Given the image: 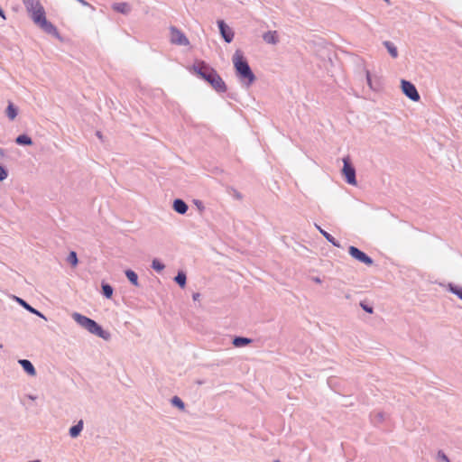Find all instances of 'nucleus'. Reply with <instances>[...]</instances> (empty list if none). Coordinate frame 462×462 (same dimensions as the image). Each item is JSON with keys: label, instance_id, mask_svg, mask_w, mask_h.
I'll use <instances>...</instances> for the list:
<instances>
[{"label": "nucleus", "instance_id": "nucleus-1", "mask_svg": "<svg viewBox=\"0 0 462 462\" xmlns=\"http://www.w3.org/2000/svg\"><path fill=\"white\" fill-rule=\"evenodd\" d=\"M192 69L201 79L208 81L217 92H226V87L221 77L204 61H196L193 64Z\"/></svg>", "mask_w": 462, "mask_h": 462}, {"label": "nucleus", "instance_id": "nucleus-2", "mask_svg": "<svg viewBox=\"0 0 462 462\" xmlns=\"http://www.w3.org/2000/svg\"><path fill=\"white\" fill-rule=\"evenodd\" d=\"M232 60L238 77L242 80H246V85L250 86L255 80V77L251 70L248 62L245 59L242 51H236Z\"/></svg>", "mask_w": 462, "mask_h": 462}, {"label": "nucleus", "instance_id": "nucleus-3", "mask_svg": "<svg viewBox=\"0 0 462 462\" xmlns=\"http://www.w3.org/2000/svg\"><path fill=\"white\" fill-rule=\"evenodd\" d=\"M32 21L47 32H53L56 31L55 26L47 21L45 12L40 3H35L31 8Z\"/></svg>", "mask_w": 462, "mask_h": 462}, {"label": "nucleus", "instance_id": "nucleus-4", "mask_svg": "<svg viewBox=\"0 0 462 462\" xmlns=\"http://www.w3.org/2000/svg\"><path fill=\"white\" fill-rule=\"evenodd\" d=\"M72 318L79 325L86 328L88 332L106 338L104 330L95 320L77 312L72 314Z\"/></svg>", "mask_w": 462, "mask_h": 462}, {"label": "nucleus", "instance_id": "nucleus-5", "mask_svg": "<svg viewBox=\"0 0 462 462\" xmlns=\"http://www.w3.org/2000/svg\"><path fill=\"white\" fill-rule=\"evenodd\" d=\"M72 318L79 325L86 328L88 332L106 338L104 330L95 320L77 312L72 314Z\"/></svg>", "mask_w": 462, "mask_h": 462}, {"label": "nucleus", "instance_id": "nucleus-6", "mask_svg": "<svg viewBox=\"0 0 462 462\" xmlns=\"http://www.w3.org/2000/svg\"><path fill=\"white\" fill-rule=\"evenodd\" d=\"M72 318L79 325L86 328L88 332L106 338L104 330L95 320L77 312L72 314Z\"/></svg>", "mask_w": 462, "mask_h": 462}, {"label": "nucleus", "instance_id": "nucleus-7", "mask_svg": "<svg viewBox=\"0 0 462 462\" xmlns=\"http://www.w3.org/2000/svg\"><path fill=\"white\" fill-rule=\"evenodd\" d=\"M344 167H343V174L346 177V181L349 184L356 185V171L354 167L350 163L349 157H345L343 159Z\"/></svg>", "mask_w": 462, "mask_h": 462}, {"label": "nucleus", "instance_id": "nucleus-8", "mask_svg": "<svg viewBox=\"0 0 462 462\" xmlns=\"http://www.w3.org/2000/svg\"><path fill=\"white\" fill-rule=\"evenodd\" d=\"M402 89L403 93L412 101H419L420 100V95L413 84L411 82L402 79Z\"/></svg>", "mask_w": 462, "mask_h": 462}, {"label": "nucleus", "instance_id": "nucleus-9", "mask_svg": "<svg viewBox=\"0 0 462 462\" xmlns=\"http://www.w3.org/2000/svg\"><path fill=\"white\" fill-rule=\"evenodd\" d=\"M349 254L356 259L357 261L365 263L366 265H372L373 260L368 255H366L364 252L359 250L355 246H350L348 249Z\"/></svg>", "mask_w": 462, "mask_h": 462}, {"label": "nucleus", "instance_id": "nucleus-10", "mask_svg": "<svg viewBox=\"0 0 462 462\" xmlns=\"http://www.w3.org/2000/svg\"><path fill=\"white\" fill-rule=\"evenodd\" d=\"M171 42L179 45H188L189 40L187 37L178 29L171 28Z\"/></svg>", "mask_w": 462, "mask_h": 462}, {"label": "nucleus", "instance_id": "nucleus-11", "mask_svg": "<svg viewBox=\"0 0 462 462\" xmlns=\"http://www.w3.org/2000/svg\"><path fill=\"white\" fill-rule=\"evenodd\" d=\"M220 33L226 42H231L234 38L233 31L224 23V21L217 22Z\"/></svg>", "mask_w": 462, "mask_h": 462}, {"label": "nucleus", "instance_id": "nucleus-12", "mask_svg": "<svg viewBox=\"0 0 462 462\" xmlns=\"http://www.w3.org/2000/svg\"><path fill=\"white\" fill-rule=\"evenodd\" d=\"M263 41L269 44H276L278 42V33L276 31H269L263 35Z\"/></svg>", "mask_w": 462, "mask_h": 462}, {"label": "nucleus", "instance_id": "nucleus-13", "mask_svg": "<svg viewBox=\"0 0 462 462\" xmlns=\"http://www.w3.org/2000/svg\"><path fill=\"white\" fill-rule=\"evenodd\" d=\"M19 364L23 366V368L28 374H30V375L36 374V371H35L32 364L29 360L21 359V360H19Z\"/></svg>", "mask_w": 462, "mask_h": 462}, {"label": "nucleus", "instance_id": "nucleus-14", "mask_svg": "<svg viewBox=\"0 0 462 462\" xmlns=\"http://www.w3.org/2000/svg\"><path fill=\"white\" fill-rule=\"evenodd\" d=\"M173 209L180 214H185L188 210V206L183 200L175 199L173 202Z\"/></svg>", "mask_w": 462, "mask_h": 462}, {"label": "nucleus", "instance_id": "nucleus-15", "mask_svg": "<svg viewBox=\"0 0 462 462\" xmlns=\"http://www.w3.org/2000/svg\"><path fill=\"white\" fill-rule=\"evenodd\" d=\"M6 115L10 120H14L17 116V109L12 102H9L8 104Z\"/></svg>", "mask_w": 462, "mask_h": 462}, {"label": "nucleus", "instance_id": "nucleus-16", "mask_svg": "<svg viewBox=\"0 0 462 462\" xmlns=\"http://www.w3.org/2000/svg\"><path fill=\"white\" fill-rule=\"evenodd\" d=\"M15 142H16V143H18L20 145H31L32 143L31 137H29L26 134L19 135L16 138Z\"/></svg>", "mask_w": 462, "mask_h": 462}, {"label": "nucleus", "instance_id": "nucleus-17", "mask_svg": "<svg viewBox=\"0 0 462 462\" xmlns=\"http://www.w3.org/2000/svg\"><path fill=\"white\" fill-rule=\"evenodd\" d=\"M83 429V422L79 421L77 425L73 426L69 430V434L72 438H76L79 435Z\"/></svg>", "mask_w": 462, "mask_h": 462}, {"label": "nucleus", "instance_id": "nucleus-18", "mask_svg": "<svg viewBox=\"0 0 462 462\" xmlns=\"http://www.w3.org/2000/svg\"><path fill=\"white\" fill-rule=\"evenodd\" d=\"M113 8H114V10L123 13V14L128 13L129 9H130L126 3L116 4V5H114Z\"/></svg>", "mask_w": 462, "mask_h": 462}, {"label": "nucleus", "instance_id": "nucleus-19", "mask_svg": "<svg viewBox=\"0 0 462 462\" xmlns=\"http://www.w3.org/2000/svg\"><path fill=\"white\" fill-rule=\"evenodd\" d=\"M251 342V339L246 337H236L233 341V344L236 347H240L245 345H248Z\"/></svg>", "mask_w": 462, "mask_h": 462}, {"label": "nucleus", "instance_id": "nucleus-20", "mask_svg": "<svg viewBox=\"0 0 462 462\" xmlns=\"http://www.w3.org/2000/svg\"><path fill=\"white\" fill-rule=\"evenodd\" d=\"M384 46L386 47V49L388 50L390 55L393 58H396L398 56L397 48L392 42H384Z\"/></svg>", "mask_w": 462, "mask_h": 462}, {"label": "nucleus", "instance_id": "nucleus-21", "mask_svg": "<svg viewBox=\"0 0 462 462\" xmlns=\"http://www.w3.org/2000/svg\"><path fill=\"white\" fill-rule=\"evenodd\" d=\"M125 275L126 277L128 278V280L135 286L138 285V277H137V274L132 271V270H127L125 272Z\"/></svg>", "mask_w": 462, "mask_h": 462}, {"label": "nucleus", "instance_id": "nucleus-22", "mask_svg": "<svg viewBox=\"0 0 462 462\" xmlns=\"http://www.w3.org/2000/svg\"><path fill=\"white\" fill-rule=\"evenodd\" d=\"M175 281L180 286V287H185V284H186V274L184 273H181L180 272L177 276L175 277Z\"/></svg>", "mask_w": 462, "mask_h": 462}, {"label": "nucleus", "instance_id": "nucleus-23", "mask_svg": "<svg viewBox=\"0 0 462 462\" xmlns=\"http://www.w3.org/2000/svg\"><path fill=\"white\" fill-rule=\"evenodd\" d=\"M102 291L107 299H110L113 295V288L109 284H102Z\"/></svg>", "mask_w": 462, "mask_h": 462}, {"label": "nucleus", "instance_id": "nucleus-24", "mask_svg": "<svg viewBox=\"0 0 462 462\" xmlns=\"http://www.w3.org/2000/svg\"><path fill=\"white\" fill-rule=\"evenodd\" d=\"M68 261L70 263V264L73 267L77 266V264H78V257H77V254L74 251L69 253V254L68 256Z\"/></svg>", "mask_w": 462, "mask_h": 462}, {"label": "nucleus", "instance_id": "nucleus-25", "mask_svg": "<svg viewBox=\"0 0 462 462\" xmlns=\"http://www.w3.org/2000/svg\"><path fill=\"white\" fill-rule=\"evenodd\" d=\"M152 266L157 272H161V271H162L164 269V265L160 261H158L157 259H154L152 261Z\"/></svg>", "mask_w": 462, "mask_h": 462}, {"label": "nucleus", "instance_id": "nucleus-26", "mask_svg": "<svg viewBox=\"0 0 462 462\" xmlns=\"http://www.w3.org/2000/svg\"><path fill=\"white\" fill-rule=\"evenodd\" d=\"M20 302H21V304H22L25 309H27V310H30L31 312L35 313V314H37V315H39V316L42 317V315L39 311H37L36 310H34L33 308H32V307H31L30 305H28L25 301H23V300H20Z\"/></svg>", "mask_w": 462, "mask_h": 462}, {"label": "nucleus", "instance_id": "nucleus-27", "mask_svg": "<svg viewBox=\"0 0 462 462\" xmlns=\"http://www.w3.org/2000/svg\"><path fill=\"white\" fill-rule=\"evenodd\" d=\"M172 403L174 405H176L177 407H179L180 409H183L184 408L183 402L179 397H177V396L173 397Z\"/></svg>", "mask_w": 462, "mask_h": 462}, {"label": "nucleus", "instance_id": "nucleus-28", "mask_svg": "<svg viewBox=\"0 0 462 462\" xmlns=\"http://www.w3.org/2000/svg\"><path fill=\"white\" fill-rule=\"evenodd\" d=\"M450 291L462 300V289L451 286Z\"/></svg>", "mask_w": 462, "mask_h": 462}, {"label": "nucleus", "instance_id": "nucleus-29", "mask_svg": "<svg viewBox=\"0 0 462 462\" xmlns=\"http://www.w3.org/2000/svg\"><path fill=\"white\" fill-rule=\"evenodd\" d=\"M319 231L321 232V234L331 243H333L334 245L335 242H334V238L333 236H331L328 233H327L326 231L322 230L320 227H319Z\"/></svg>", "mask_w": 462, "mask_h": 462}, {"label": "nucleus", "instance_id": "nucleus-30", "mask_svg": "<svg viewBox=\"0 0 462 462\" xmlns=\"http://www.w3.org/2000/svg\"><path fill=\"white\" fill-rule=\"evenodd\" d=\"M7 178V171L6 170L0 166V181L5 180Z\"/></svg>", "mask_w": 462, "mask_h": 462}, {"label": "nucleus", "instance_id": "nucleus-31", "mask_svg": "<svg viewBox=\"0 0 462 462\" xmlns=\"http://www.w3.org/2000/svg\"><path fill=\"white\" fill-rule=\"evenodd\" d=\"M361 307L368 313H373V308L361 303Z\"/></svg>", "mask_w": 462, "mask_h": 462}, {"label": "nucleus", "instance_id": "nucleus-32", "mask_svg": "<svg viewBox=\"0 0 462 462\" xmlns=\"http://www.w3.org/2000/svg\"><path fill=\"white\" fill-rule=\"evenodd\" d=\"M366 79H367V83L370 87H372V81H371V78H370V74L369 72L366 73Z\"/></svg>", "mask_w": 462, "mask_h": 462}, {"label": "nucleus", "instance_id": "nucleus-33", "mask_svg": "<svg viewBox=\"0 0 462 462\" xmlns=\"http://www.w3.org/2000/svg\"><path fill=\"white\" fill-rule=\"evenodd\" d=\"M199 293H195V294H193V300H199Z\"/></svg>", "mask_w": 462, "mask_h": 462}, {"label": "nucleus", "instance_id": "nucleus-34", "mask_svg": "<svg viewBox=\"0 0 462 462\" xmlns=\"http://www.w3.org/2000/svg\"><path fill=\"white\" fill-rule=\"evenodd\" d=\"M0 16H2L3 18H5V14H4V11L2 10L1 7H0Z\"/></svg>", "mask_w": 462, "mask_h": 462}, {"label": "nucleus", "instance_id": "nucleus-35", "mask_svg": "<svg viewBox=\"0 0 462 462\" xmlns=\"http://www.w3.org/2000/svg\"><path fill=\"white\" fill-rule=\"evenodd\" d=\"M274 462H280L279 460H275Z\"/></svg>", "mask_w": 462, "mask_h": 462}]
</instances>
